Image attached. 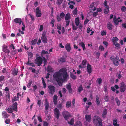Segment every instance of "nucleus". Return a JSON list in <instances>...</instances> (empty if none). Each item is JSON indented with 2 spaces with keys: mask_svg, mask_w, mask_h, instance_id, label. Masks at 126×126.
Instances as JSON below:
<instances>
[{
  "mask_svg": "<svg viewBox=\"0 0 126 126\" xmlns=\"http://www.w3.org/2000/svg\"><path fill=\"white\" fill-rule=\"evenodd\" d=\"M53 77L57 82L59 85L61 86L63 82L66 81L67 79L69 77L65 68H62L58 72L55 73Z\"/></svg>",
  "mask_w": 126,
  "mask_h": 126,
  "instance_id": "obj_1",
  "label": "nucleus"
},
{
  "mask_svg": "<svg viewBox=\"0 0 126 126\" xmlns=\"http://www.w3.org/2000/svg\"><path fill=\"white\" fill-rule=\"evenodd\" d=\"M93 122L95 126H102V120L98 116H96L94 117Z\"/></svg>",
  "mask_w": 126,
  "mask_h": 126,
  "instance_id": "obj_2",
  "label": "nucleus"
},
{
  "mask_svg": "<svg viewBox=\"0 0 126 126\" xmlns=\"http://www.w3.org/2000/svg\"><path fill=\"white\" fill-rule=\"evenodd\" d=\"M43 59L40 57H36L35 60V63L37 64L38 66H40L42 63V62L43 61L44 62L45 65L47 63V60L44 57H43Z\"/></svg>",
  "mask_w": 126,
  "mask_h": 126,
  "instance_id": "obj_3",
  "label": "nucleus"
},
{
  "mask_svg": "<svg viewBox=\"0 0 126 126\" xmlns=\"http://www.w3.org/2000/svg\"><path fill=\"white\" fill-rule=\"evenodd\" d=\"M110 59L113 62L115 65H119L120 60L118 57L117 56L115 57L113 56H112L110 57Z\"/></svg>",
  "mask_w": 126,
  "mask_h": 126,
  "instance_id": "obj_4",
  "label": "nucleus"
},
{
  "mask_svg": "<svg viewBox=\"0 0 126 126\" xmlns=\"http://www.w3.org/2000/svg\"><path fill=\"white\" fill-rule=\"evenodd\" d=\"M48 93L51 94H53L55 92V87L53 85H49L48 86Z\"/></svg>",
  "mask_w": 126,
  "mask_h": 126,
  "instance_id": "obj_5",
  "label": "nucleus"
},
{
  "mask_svg": "<svg viewBox=\"0 0 126 126\" xmlns=\"http://www.w3.org/2000/svg\"><path fill=\"white\" fill-rule=\"evenodd\" d=\"M71 19V16L69 13H68L65 15V19L66 21V26L69 25L70 20Z\"/></svg>",
  "mask_w": 126,
  "mask_h": 126,
  "instance_id": "obj_6",
  "label": "nucleus"
},
{
  "mask_svg": "<svg viewBox=\"0 0 126 126\" xmlns=\"http://www.w3.org/2000/svg\"><path fill=\"white\" fill-rule=\"evenodd\" d=\"M62 114L65 119L66 120H68L69 117L70 116L69 113L67 111H64Z\"/></svg>",
  "mask_w": 126,
  "mask_h": 126,
  "instance_id": "obj_7",
  "label": "nucleus"
},
{
  "mask_svg": "<svg viewBox=\"0 0 126 126\" xmlns=\"http://www.w3.org/2000/svg\"><path fill=\"white\" fill-rule=\"evenodd\" d=\"M113 21L115 25H117L118 24V23L120 21H121L122 20L120 19V17H118L117 19H116V17L114 16L113 17Z\"/></svg>",
  "mask_w": 126,
  "mask_h": 126,
  "instance_id": "obj_8",
  "label": "nucleus"
},
{
  "mask_svg": "<svg viewBox=\"0 0 126 126\" xmlns=\"http://www.w3.org/2000/svg\"><path fill=\"white\" fill-rule=\"evenodd\" d=\"M54 113L57 119H58L60 115L59 110L57 108H55L54 110Z\"/></svg>",
  "mask_w": 126,
  "mask_h": 126,
  "instance_id": "obj_9",
  "label": "nucleus"
},
{
  "mask_svg": "<svg viewBox=\"0 0 126 126\" xmlns=\"http://www.w3.org/2000/svg\"><path fill=\"white\" fill-rule=\"evenodd\" d=\"M45 33H43L41 37L42 41L44 43H47V39L45 36Z\"/></svg>",
  "mask_w": 126,
  "mask_h": 126,
  "instance_id": "obj_10",
  "label": "nucleus"
},
{
  "mask_svg": "<svg viewBox=\"0 0 126 126\" xmlns=\"http://www.w3.org/2000/svg\"><path fill=\"white\" fill-rule=\"evenodd\" d=\"M36 16L37 17L41 16V13L40 10H39L38 7H37L36 9Z\"/></svg>",
  "mask_w": 126,
  "mask_h": 126,
  "instance_id": "obj_11",
  "label": "nucleus"
},
{
  "mask_svg": "<svg viewBox=\"0 0 126 126\" xmlns=\"http://www.w3.org/2000/svg\"><path fill=\"white\" fill-rule=\"evenodd\" d=\"M87 61L86 60H83L82 62V64L79 65V67L80 68H84L85 67V66L86 64Z\"/></svg>",
  "mask_w": 126,
  "mask_h": 126,
  "instance_id": "obj_12",
  "label": "nucleus"
},
{
  "mask_svg": "<svg viewBox=\"0 0 126 126\" xmlns=\"http://www.w3.org/2000/svg\"><path fill=\"white\" fill-rule=\"evenodd\" d=\"M120 90L121 92H123L126 90V87L125 84L124 83H122L120 87Z\"/></svg>",
  "mask_w": 126,
  "mask_h": 126,
  "instance_id": "obj_13",
  "label": "nucleus"
},
{
  "mask_svg": "<svg viewBox=\"0 0 126 126\" xmlns=\"http://www.w3.org/2000/svg\"><path fill=\"white\" fill-rule=\"evenodd\" d=\"M45 110H47L49 107V103L47 101V99H45Z\"/></svg>",
  "mask_w": 126,
  "mask_h": 126,
  "instance_id": "obj_14",
  "label": "nucleus"
},
{
  "mask_svg": "<svg viewBox=\"0 0 126 126\" xmlns=\"http://www.w3.org/2000/svg\"><path fill=\"white\" fill-rule=\"evenodd\" d=\"M85 118L87 121H88L89 122H90L91 119V115H85Z\"/></svg>",
  "mask_w": 126,
  "mask_h": 126,
  "instance_id": "obj_15",
  "label": "nucleus"
},
{
  "mask_svg": "<svg viewBox=\"0 0 126 126\" xmlns=\"http://www.w3.org/2000/svg\"><path fill=\"white\" fill-rule=\"evenodd\" d=\"M87 71L89 74L92 71L91 66L89 64H87Z\"/></svg>",
  "mask_w": 126,
  "mask_h": 126,
  "instance_id": "obj_16",
  "label": "nucleus"
},
{
  "mask_svg": "<svg viewBox=\"0 0 126 126\" xmlns=\"http://www.w3.org/2000/svg\"><path fill=\"white\" fill-rule=\"evenodd\" d=\"M65 47L66 49L68 52L70 51L71 49L70 44H67L65 45Z\"/></svg>",
  "mask_w": 126,
  "mask_h": 126,
  "instance_id": "obj_17",
  "label": "nucleus"
},
{
  "mask_svg": "<svg viewBox=\"0 0 126 126\" xmlns=\"http://www.w3.org/2000/svg\"><path fill=\"white\" fill-rule=\"evenodd\" d=\"M17 103L16 102H15L13 104L12 106L13 110L16 111H17Z\"/></svg>",
  "mask_w": 126,
  "mask_h": 126,
  "instance_id": "obj_18",
  "label": "nucleus"
},
{
  "mask_svg": "<svg viewBox=\"0 0 126 126\" xmlns=\"http://www.w3.org/2000/svg\"><path fill=\"white\" fill-rule=\"evenodd\" d=\"M57 96L56 95H55L53 96V102L55 105L57 104Z\"/></svg>",
  "mask_w": 126,
  "mask_h": 126,
  "instance_id": "obj_19",
  "label": "nucleus"
},
{
  "mask_svg": "<svg viewBox=\"0 0 126 126\" xmlns=\"http://www.w3.org/2000/svg\"><path fill=\"white\" fill-rule=\"evenodd\" d=\"M102 81V79L100 78H98L96 80V82L97 83V84H98L100 85L101 84Z\"/></svg>",
  "mask_w": 126,
  "mask_h": 126,
  "instance_id": "obj_20",
  "label": "nucleus"
},
{
  "mask_svg": "<svg viewBox=\"0 0 126 126\" xmlns=\"http://www.w3.org/2000/svg\"><path fill=\"white\" fill-rule=\"evenodd\" d=\"M107 110L106 109H105L103 111L102 114V116L104 118H105L107 113Z\"/></svg>",
  "mask_w": 126,
  "mask_h": 126,
  "instance_id": "obj_21",
  "label": "nucleus"
},
{
  "mask_svg": "<svg viewBox=\"0 0 126 126\" xmlns=\"http://www.w3.org/2000/svg\"><path fill=\"white\" fill-rule=\"evenodd\" d=\"M47 71L48 72H52L53 71V69L51 67L48 66L47 68Z\"/></svg>",
  "mask_w": 126,
  "mask_h": 126,
  "instance_id": "obj_22",
  "label": "nucleus"
},
{
  "mask_svg": "<svg viewBox=\"0 0 126 126\" xmlns=\"http://www.w3.org/2000/svg\"><path fill=\"white\" fill-rule=\"evenodd\" d=\"M14 21L16 23H18L20 25L21 24V20L20 18H16L14 19Z\"/></svg>",
  "mask_w": 126,
  "mask_h": 126,
  "instance_id": "obj_23",
  "label": "nucleus"
},
{
  "mask_svg": "<svg viewBox=\"0 0 126 126\" xmlns=\"http://www.w3.org/2000/svg\"><path fill=\"white\" fill-rule=\"evenodd\" d=\"M2 115L3 117L5 118H7L8 117L9 115L5 111H3L2 113Z\"/></svg>",
  "mask_w": 126,
  "mask_h": 126,
  "instance_id": "obj_24",
  "label": "nucleus"
},
{
  "mask_svg": "<svg viewBox=\"0 0 126 126\" xmlns=\"http://www.w3.org/2000/svg\"><path fill=\"white\" fill-rule=\"evenodd\" d=\"M75 23L77 26L79 25V17H77L75 19Z\"/></svg>",
  "mask_w": 126,
  "mask_h": 126,
  "instance_id": "obj_25",
  "label": "nucleus"
},
{
  "mask_svg": "<svg viewBox=\"0 0 126 126\" xmlns=\"http://www.w3.org/2000/svg\"><path fill=\"white\" fill-rule=\"evenodd\" d=\"M117 121L116 119H115L113 121V124L114 126H119V124L117 123Z\"/></svg>",
  "mask_w": 126,
  "mask_h": 126,
  "instance_id": "obj_26",
  "label": "nucleus"
},
{
  "mask_svg": "<svg viewBox=\"0 0 126 126\" xmlns=\"http://www.w3.org/2000/svg\"><path fill=\"white\" fill-rule=\"evenodd\" d=\"M118 40V39L116 37H113L112 39V42L113 44L117 43V41Z\"/></svg>",
  "mask_w": 126,
  "mask_h": 126,
  "instance_id": "obj_27",
  "label": "nucleus"
},
{
  "mask_svg": "<svg viewBox=\"0 0 126 126\" xmlns=\"http://www.w3.org/2000/svg\"><path fill=\"white\" fill-rule=\"evenodd\" d=\"M79 45L80 46H81L83 48V50H84L85 49V45L83 42H81L79 43Z\"/></svg>",
  "mask_w": 126,
  "mask_h": 126,
  "instance_id": "obj_28",
  "label": "nucleus"
},
{
  "mask_svg": "<svg viewBox=\"0 0 126 126\" xmlns=\"http://www.w3.org/2000/svg\"><path fill=\"white\" fill-rule=\"evenodd\" d=\"M112 25L110 22H109L108 24V28L110 30H111L112 29Z\"/></svg>",
  "mask_w": 126,
  "mask_h": 126,
  "instance_id": "obj_29",
  "label": "nucleus"
},
{
  "mask_svg": "<svg viewBox=\"0 0 126 126\" xmlns=\"http://www.w3.org/2000/svg\"><path fill=\"white\" fill-rule=\"evenodd\" d=\"M107 7H105V9H104V12L105 14H108L109 11V6H107Z\"/></svg>",
  "mask_w": 126,
  "mask_h": 126,
  "instance_id": "obj_30",
  "label": "nucleus"
},
{
  "mask_svg": "<svg viewBox=\"0 0 126 126\" xmlns=\"http://www.w3.org/2000/svg\"><path fill=\"white\" fill-rule=\"evenodd\" d=\"M71 101H68L67 102L66 105V107L67 108H69L71 107Z\"/></svg>",
  "mask_w": 126,
  "mask_h": 126,
  "instance_id": "obj_31",
  "label": "nucleus"
},
{
  "mask_svg": "<svg viewBox=\"0 0 126 126\" xmlns=\"http://www.w3.org/2000/svg\"><path fill=\"white\" fill-rule=\"evenodd\" d=\"M41 53H42V56H41L42 57H43V56L45 54H47L48 55V53L47 52V51H45L44 50H43L42 51Z\"/></svg>",
  "mask_w": 126,
  "mask_h": 126,
  "instance_id": "obj_32",
  "label": "nucleus"
},
{
  "mask_svg": "<svg viewBox=\"0 0 126 126\" xmlns=\"http://www.w3.org/2000/svg\"><path fill=\"white\" fill-rule=\"evenodd\" d=\"M72 27L73 29V30L75 31L77 29L78 27L74 25L73 23H72Z\"/></svg>",
  "mask_w": 126,
  "mask_h": 126,
  "instance_id": "obj_33",
  "label": "nucleus"
},
{
  "mask_svg": "<svg viewBox=\"0 0 126 126\" xmlns=\"http://www.w3.org/2000/svg\"><path fill=\"white\" fill-rule=\"evenodd\" d=\"M17 70L16 69H14V70L12 72V74L14 75H17Z\"/></svg>",
  "mask_w": 126,
  "mask_h": 126,
  "instance_id": "obj_34",
  "label": "nucleus"
},
{
  "mask_svg": "<svg viewBox=\"0 0 126 126\" xmlns=\"http://www.w3.org/2000/svg\"><path fill=\"white\" fill-rule=\"evenodd\" d=\"M7 112L9 113H12L13 112V110L11 108H9L6 110Z\"/></svg>",
  "mask_w": 126,
  "mask_h": 126,
  "instance_id": "obj_35",
  "label": "nucleus"
},
{
  "mask_svg": "<svg viewBox=\"0 0 126 126\" xmlns=\"http://www.w3.org/2000/svg\"><path fill=\"white\" fill-rule=\"evenodd\" d=\"M29 60L28 62L27 63H26V64H29L32 67H34L35 65L34 63H29Z\"/></svg>",
  "mask_w": 126,
  "mask_h": 126,
  "instance_id": "obj_36",
  "label": "nucleus"
},
{
  "mask_svg": "<svg viewBox=\"0 0 126 126\" xmlns=\"http://www.w3.org/2000/svg\"><path fill=\"white\" fill-rule=\"evenodd\" d=\"M74 119L72 118L70 121H68V123L71 125H73L74 123Z\"/></svg>",
  "mask_w": 126,
  "mask_h": 126,
  "instance_id": "obj_37",
  "label": "nucleus"
},
{
  "mask_svg": "<svg viewBox=\"0 0 126 126\" xmlns=\"http://www.w3.org/2000/svg\"><path fill=\"white\" fill-rule=\"evenodd\" d=\"M74 126H81V124L80 121H78L76 122Z\"/></svg>",
  "mask_w": 126,
  "mask_h": 126,
  "instance_id": "obj_38",
  "label": "nucleus"
},
{
  "mask_svg": "<svg viewBox=\"0 0 126 126\" xmlns=\"http://www.w3.org/2000/svg\"><path fill=\"white\" fill-rule=\"evenodd\" d=\"M19 98V97L18 96H17V97H14L13 98L12 101L13 102H14L15 101L17 100H18Z\"/></svg>",
  "mask_w": 126,
  "mask_h": 126,
  "instance_id": "obj_39",
  "label": "nucleus"
},
{
  "mask_svg": "<svg viewBox=\"0 0 126 126\" xmlns=\"http://www.w3.org/2000/svg\"><path fill=\"white\" fill-rule=\"evenodd\" d=\"M37 41V40L36 39H34L31 41V43L32 45H35L36 44Z\"/></svg>",
  "mask_w": 126,
  "mask_h": 126,
  "instance_id": "obj_40",
  "label": "nucleus"
},
{
  "mask_svg": "<svg viewBox=\"0 0 126 126\" xmlns=\"http://www.w3.org/2000/svg\"><path fill=\"white\" fill-rule=\"evenodd\" d=\"M28 58L29 59V58H31L33 56V54L32 52H29L28 53Z\"/></svg>",
  "mask_w": 126,
  "mask_h": 126,
  "instance_id": "obj_41",
  "label": "nucleus"
},
{
  "mask_svg": "<svg viewBox=\"0 0 126 126\" xmlns=\"http://www.w3.org/2000/svg\"><path fill=\"white\" fill-rule=\"evenodd\" d=\"M115 100L117 104V105L118 106H119L120 103V101H119L118 100V99L117 98H116L115 99Z\"/></svg>",
  "mask_w": 126,
  "mask_h": 126,
  "instance_id": "obj_42",
  "label": "nucleus"
},
{
  "mask_svg": "<svg viewBox=\"0 0 126 126\" xmlns=\"http://www.w3.org/2000/svg\"><path fill=\"white\" fill-rule=\"evenodd\" d=\"M66 87L68 90L71 89L70 83H69L67 85H66Z\"/></svg>",
  "mask_w": 126,
  "mask_h": 126,
  "instance_id": "obj_43",
  "label": "nucleus"
},
{
  "mask_svg": "<svg viewBox=\"0 0 126 126\" xmlns=\"http://www.w3.org/2000/svg\"><path fill=\"white\" fill-rule=\"evenodd\" d=\"M32 80H30L27 85V87L29 88L31 86V85L32 84Z\"/></svg>",
  "mask_w": 126,
  "mask_h": 126,
  "instance_id": "obj_44",
  "label": "nucleus"
},
{
  "mask_svg": "<svg viewBox=\"0 0 126 126\" xmlns=\"http://www.w3.org/2000/svg\"><path fill=\"white\" fill-rule=\"evenodd\" d=\"M70 77L73 79H76V76L72 74H71L70 75Z\"/></svg>",
  "mask_w": 126,
  "mask_h": 126,
  "instance_id": "obj_45",
  "label": "nucleus"
},
{
  "mask_svg": "<svg viewBox=\"0 0 126 126\" xmlns=\"http://www.w3.org/2000/svg\"><path fill=\"white\" fill-rule=\"evenodd\" d=\"M58 61H60L62 62H65V59L63 58H62L58 60Z\"/></svg>",
  "mask_w": 126,
  "mask_h": 126,
  "instance_id": "obj_46",
  "label": "nucleus"
},
{
  "mask_svg": "<svg viewBox=\"0 0 126 126\" xmlns=\"http://www.w3.org/2000/svg\"><path fill=\"white\" fill-rule=\"evenodd\" d=\"M63 0H57V4L59 5L61 4L63 2Z\"/></svg>",
  "mask_w": 126,
  "mask_h": 126,
  "instance_id": "obj_47",
  "label": "nucleus"
},
{
  "mask_svg": "<svg viewBox=\"0 0 126 126\" xmlns=\"http://www.w3.org/2000/svg\"><path fill=\"white\" fill-rule=\"evenodd\" d=\"M98 12H94L93 14V16L94 17H95L98 15Z\"/></svg>",
  "mask_w": 126,
  "mask_h": 126,
  "instance_id": "obj_48",
  "label": "nucleus"
},
{
  "mask_svg": "<svg viewBox=\"0 0 126 126\" xmlns=\"http://www.w3.org/2000/svg\"><path fill=\"white\" fill-rule=\"evenodd\" d=\"M121 10L122 12H125L126 11V8L125 6H123L121 8Z\"/></svg>",
  "mask_w": 126,
  "mask_h": 126,
  "instance_id": "obj_49",
  "label": "nucleus"
},
{
  "mask_svg": "<svg viewBox=\"0 0 126 126\" xmlns=\"http://www.w3.org/2000/svg\"><path fill=\"white\" fill-rule=\"evenodd\" d=\"M83 89L81 85H80L78 88V91L80 92Z\"/></svg>",
  "mask_w": 126,
  "mask_h": 126,
  "instance_id": "obj_50",
  "label": "nucleus"
},
{
  "mask_svg": "<svg viewBox=\"0 0 126 126\" xmlns=\"http://www.w3.org/2000/svg\"><path fill=\"white\" fill-rule=\"evenodd\" d=\"M65 16V14L63 13H62L60 14V16L62 18H63Z\"/></svg>",
  "mask_w": 126,
  "mask_h": 126,
  "instance_id": "obj_51",
  "label": "nucleus"
},
{
  "mask_svg": "<svg viewBox=\"0 0 126 126\" xmlns=\"http://www.w3.org/2000/svg\"><path fill=\"white\" fill-rule=\"evenodd\" d=\"M57 28L59 30H61V24H58L57 26Z\"/></svg>",
  "mask_w": 126,
  "mask_h": 126,
  "instance_id": "obj_52",
  "label": "nucleus"
},
{
  "mask_svg": "<svg viewBox=\"0 0 126 126\" xmlns=\"http://www.w3.org/2000/svg\"><path fill=\"white\" fill-rule=\"evenodd\" d=\"M99 98L98 97H96V103L97 105H98L100 103V102L99 100Z\"/></svg>",
  "mask_w": 126,
  "mask_h": 126,
  "instance_id": "obj_53",
  "label": "nucleus"
},
{
  "mask_svg": "<svg viewBox=\"0 0 126 126\" xmlns=\"http://www.w3.org/2000/svg\"><path fill=\"white\" fill-rule=\"evenodd\" d=\"M3 51L6 53H9L10 52L9 50L7 48L4 49V50H3Z\"/></svg>",
  "mask_w": 126,
  "mask_h": 126,
  "instance_id": "obj_54",
  "label": "nucleus"
},
{
  "mask_svg": "<svg viewBox=\"0 0 126 126\" xmlns=\"http://www.w3.org/2000/svg\"><path fill=\"white\" fill-rule=\"evenodd\" d=\"M77 8H75L73 11V14L74 15H76L77 13Z\"/></svg>",
  "mask_w": 126,
  "mask_h": 126,
  "instance_id": "obj_55",
  "label": "nucleus"
},
{
  "mask_svg": "<svg viewBox=\"0 0 126 126\" xmlns=\"http://www.w3.org/2000/svg\"><path fill=\"white\" fill-rule=\"evenodd\" d=\"M75 105V99H74L73 101L72 102V107H74Z\"/></svg>",
  "mask_w": 126,
  "mask_h": 126,
  "instance_id": "obj_56",
  "label": "nucleus"
},
{
  "mask_svg": "<svg viewBox=\"0 0 126 126\" xmlns=\"http://www.w3.org/2000/svg\"><path fill=\"white\" fill-rule=\"evenodd\" d=\"M75 4V2L74 1H70L68 3V4L69 5H71L72 4L74 5Z\"/></svg>",
  "mask_w": 126,
  "mask_h": 126,
  "instance_id": "obj_57",
  "label": "nucleus"
},
{
  "mask_svg": "<svg viewBox=\"0 0 126 126\" xmlns=\"http://www.w3.org/2000/svg\"><path fill=\"white\" fill-rule=\"evenodd\" d=\"M41 101L40 100H38V102H37V104L39 105V107L40 106L41 104Z\"/></svg>",
  "mask_w": 126,
  "mask_h": 126,
  "instance_id": "obj_58",
  "label": "nucleus"
},
{
  "mask_svg": "<svg viewBox=\"0 0 126 126\" xmlns=\"http://www.w3.org/2000/svg\"><path fill=\"white\" fill-rule=\"evenodd\" d=\"M104 5L105 6V7H107V6H109L108 5H107V2L106 0H105L104 3Z\"/></svg>",
  "mask_w": 126,
  "mask_h": 126,
  "instance_id": "obj_59",
  "label": "nucleus"
},
{
  "mask_svg": "<svg viewBox=\"0 0 126 126\" xmlns=\"http://www.w3.org/2000/svg\"><path fill=\"white\" fill-rule=\"evenodd\" d=\"M104 99L106 101H108L109 99V97L107 96H106L105 97Z\"/></svg>",
  "mask_w": 126,
  "mask_h": 126,
  "instance_id": "obj_60",
  "label": "nucleus"
},
{
  "mask_svg": "<svg viewBox=\"0 0 126 126\" xmlns=\"http://www.w3.org/2000/svg\"><path fill=\"white\" fill-rule=\"evenodd\" d=\"M99 48L101 51H103L104 50V48L102 46H100L99 47Z\"/></svg>",
  "mask_w": 126,
  "mask_h": 126,
  "instance_id": "obj_61",
  "label": "nucleus"
},
{
  "mask_svg": "<svg viewBox=\"0 0 126 126\" xmlns=\"http://www.w3.org/2000/svg\"><path fill=\"white\" fill-rule=\"evenodd\" d=\"M106 34V32L105 31H102L101 33V35H102L103 36L104 35H105Z\"/></svg>",
  "mask_w": 126,
  "mask_h": 126,
  "instance_id": "obj_62",
  "label": "nucleus"
},
{
  "mask_svg": "<svg viewBox=\"0 0 126 126\" xmlns=\"http://www.w3.org/2000/svg\"><path fill=\"white\" fill-rule=\"evenodd\" d=\"M67 91V90H66V89L64 88H63V89H62V92L64 93H65Z\"/></svg>",
  "mask_w": 126,
  "mask_h": 126,
  "instance_id": "obj_63",
  "label": "nucleus"
},
{
  "mask_svg": "<svg viewBox=\"0 0 126 126\" xmlns=\"http://www.w3.org/2000/svg\"><path fill=\"white\" fill-rule=\"evenodd\" d=\"M122 26L123 28L126 29V24H122Z\"/></svg>",
  "mask_w": 126,
  "mask_h": 126,
  "instance_id": "obj_64",
  "label": "nucleus"
}]
</instances>
